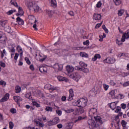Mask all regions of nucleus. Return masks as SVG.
I'll use <instances>...</instances> for the list:
<instances>
[{
    "label": "nucleus",
    "instance_id": "1",
    "mask_svg": "<svg viewBox=\"0 0 129 129\" xmlns=\"http://www.w3.org/2000/svg\"><path fill=\"white\" fill-rule=\"evenodd\" d=\"M88 123L92 128L98 127L102 123V120H101L100 116H94V120L93 119H89L88 120Z\"/></svg>",
    "mask_w": 129,
    "mask_h": 129
},
{
    "label": "nucleus",
    "instance_id": "2",
    "mask_svg": "<svg viewBox=\"0 0 129 129\" xmlns=\"http://www.w3.org/2000/svg\"><path fill=\"white\" fill-rule=\"evenodd\" d=\"M87 98H81L73 102V105L78 107H85L87 105Z\"/></svg>",
    "mask_w": 129,
    "mask_h": 129
},
{
    "label": "nucleus",
    "instance_id": "3",
    "mask_svg": "<svg viewBox=\"0 0 129 129\" xmlns=\"http://www.w3.org/2000/svg\"><path fill=\"white\" fill-rule=\"evenodd\" d=\"M26 6H27L28 10L32 11V12H35L36 13L41 11V8L39 7V6L34 2H29L26 4Z\"/></svg>",
    "mask_w": 129,
    "mask_h": 129
},
{
    "label": "nucleus",
    "instance_id": "4",
    "mask_svg": "<svg viewBox=\"0 0 129 129\" xmlns=\"http://www.w3.org/2000/svg\"><path fill=\"white\" fill-rule=\"evenodd\" d=\"M129 38V29L127 30L122 36L121 40H119L118 39H116V43L118 44V46H121L122 45V42L125 41V39Z\"/></svg>",
    "mask_w": 129,
    "mask_h": 129
},
{
    "label": "nucleus",
    "instance_id": "5",
    "mask_svg": "<svg viewBox=\"0 0 129 129\" xmlns=\"http://www.w3.org/2000/svg\"><path fill=\"white\" fill-rule=\"evenodd\" d=\"M28 18L29 21H34V24L33 25V28L35 31H37V24H38V21L36 20L35 17L33 15H29Z\"/></svg>",
    "mask_w": 129,
    "mask_h": 129
},
{
    "label": "nucleus",
    "instance_id": "6",
    "mask_svg": "<svg viewBox=\"0 0 129 129\" xmlns=\"http://www.w3.org/2000/svg\"><path fill=\"white\" fill-rule=\"evenodd\" d=\"M70 78L76 81H79V80L81 78V76L78 73H74L70 75Z\"/></svg>",
    "mask_w": 129,
    "mask_h": 129
},
{
    "label": "nucleus",
    "instance_id": "7",
    "mask_svg": "<svg viewBox=\"0 0 129 129\" xmlns=\"http://www.w3.org/2000/svg\"><path fill=\"white\" fill-rule=\"evenodd\" d=\"M44 88L45 89H48L50 91V92L54 91V90H57V87H54V86L51 85V84H47L44 86Z\"/></svg>",
    "mask_w": 129,
    "mask_h": 129
},
{
    "label": "nucleus",
    "instance_id": "8",
    "mask_svg": "<svg viewBox=\"0 0 129 129\" xmlns=\"http://www.w3.org/2000/svg\"><path fill=\"white\" fill-rule=\"evenodd\" d=\"M97 113V109L95 108H92L89 111V116H91V117L94 116V115H96Z\"/></svg>",
    "mask_w": 129,
    "mask_h": 129
},
{
    "label": "nucleus",
    "instance_id": "9",
    "mask_svg": "<svg viewBox=\"0 0 129 129\" xmlns=\"http://www.w3.org/2000/svg\"><path fill=\"white\" fill-rule=\"evenodd\" d=\"M104 63H107L108 64H113L115 62V58L114 57H107L103 60Z\"/></svg>",
    "mask_w": 129,
    "mask_h": 129
},
{
    "label": "nucleus",
    "instance_id": "10",
    "mask_svg": "<svg viewBox=\"0 0 129 129\" xmlns=\"http://www.w3.org/2000/svg\"><path fill=\"white\" fill-rule=\"evenodd\" d=\"M53 68L55 71H61L63 69V65L56 63L53 65Z\"/></svg>",
    "mask_w": 129,
    "mask_h": 129
},
{
    "label": "nucleus",
    "instance_id": "11",
    "mask_svg": "<svg viewBox=\"0 0 129 129\" xmlns=\"http://www.w3.org/2000/svg\"><path fill=\"white\" fill-rule=\"evenodd\" d=\"M118 92H119L118 89L112 90L110 92L109 94L111 98L113 99V98H115V95H116V94H117Z\"/></svg>",
    "mask_w": 129,
    "mask_h": 129
},
{
    "label": "nucleus",
    "instance_id": "12",
    "mask_svg": "<svg viewBox=\"0 0 129 129\" xmlns=\"http://www.w3.org/2000/svg\"><path fill=\"white\" fill-rule=\"evenodd\" d=\"M70 95L68 98V101H71V100H73V97H74V92L73 91V89H71L69 90Z\"/></svg>",
    "mask_w": 129,
    "mask_h": 129
},
{
    "label": "nucleus",
    "instance_id": "13",
    "mask_svg": "<svg viewBox=\"0 0 129 129\" xmlns=\"http://www.w3.org/2000/svg\"><path fill=\"white\" fill-rule=\"evenodd\" d=\"M10 99V94L7 93L1 99V102H5V101H8Z\"/></svg>",
    "mask_w": 129,
    "mask_h": 129
},
{
    "label": "nucleus",
    "instance_id": "14",
    "mask_svg": "<svg viewBox=\"0 0 129 129\" xmlns=\"http://www.w3.org/2000/svg\"><path fill=\"white\" fill-rule=\"evenodd\" d=\"M17 49L18 50V53H19L20 57H23V55L24 54V51H23V48L20 45H18L17 47Z\"/></svg>",
    "mask_w": 129,
    "mask_h": 129
},
{
    "label": "nucleus",
    "instance_id": "15",
    "mask_svg": "<svg viewBox=\"0 0 129 129\" xmlns=\"http://www.w3.org/2000/svg\"><path fill=\"white\" fill-rule=\"evenodd\" d=\"M35 92H36V93H35V92H33V94L35 96H38L39 97H40L41 98H42V97H44V95L42 93V92H41V91L36 90Z\"/></svg>",
    "mask_w": 129,
    "mask_h": 129
},
{
    "label": "nucleus",
    "instance_id": "16",
    "mask_svg": "<svg viewBox=\"0 0 129 129\" xmlns=\"http://www.w3.org/2000/svg\"><path fill=\"white\" fill-rule=\"evenodd\" d=\"M118 103V101L112 102L110 104V108L112 110H114L116 108V104Z\"/></svg>",
    "mask_w": 129,
    "mask_h": 129
},
{
    "label": "nucleus",
    "instance_id": "17",
    "mask_svg": "<svg viewBox=\"0 0 129 129\" xmlns=\"http://www.w3.org/2000/svg\"><path fill=\"white\" fill-rule=\"evenodd\" d=\"M67 71L69 74H70L74 71V68L71 66L68 65L67 66Z\"/></svg>",
    "mask_w": 129,
    "mask_h": 129
},
{
    "label": "nucleus",
    "instance_id": "18",
    "mask_svg": "<svg viewBox=\"0 0 129 129\" xmlns=\"http://www.w3.org/2000/svg\"><path fill=\"white\" fill-rule=\"evenodd\" d=\"M93 19L96 21H100L101 20V15L95 13L94 14Z\"/></svg>",
    "mask_w": 129,
    "mask_h": 129
},
{
    "label": "nucleus",
    "instance_id": "19",
    "mask_svg": "<svg viewBox=\"0 0 129 129\" xmlns=\"http://www.w3.org/2000/svg\"><path fill=\"white\" fill-rule=\"evenodd\" d=\"M57 80H58V81L60 82L64 81V82H67V81H68V79L67 78L61 76H57Z\"/></svg>",
    "mask_w": 129,
    "mask_h": 129
},
{
    "label": "nucleus",
    "instance_id": "20",
    "mask_svg": "<svg viewBox=\"0 0 129 129\" xmlns=\"http://www.w3.org/2000/svg\"><path fill=\"white\" fill-rule=\"evenodd\" d=\"M16 22L20 26H23V25H24V20H23V19H22V18H21L20 17L17 18Z\"/></svg>",
    "mask_w": 129,
    "mask_h": 129
},
{
    "label": "nucleus",
    "instance_id": "21",
    "mask_svg": "<svg viewBox=\"0 0 129 129\" xmlns=\"http://www.w3.org/2000/svg\"><path fill=\"white\" fill-rule=\"evenodd\" d=\"M46 58L47 55H44L43 54H40L39 61H40V62H43V61H45V60H46Z\"/></svg>",
    "mask_w": 129,
    "mask_h": 129
},
{
    "label": "nucleus",
    "instance_id": "22",
    "mask_svg": "<svg viewBox=\"0 0 129 129\" xmlns=\"http://www.w3.org/2000/svg\"><path fill=\"white\" fill-rule=\"evenodd\" d=\"M49 3H50L51 7H53L54 9L57 8V2L56 0H49Z\"/></svg>",
    "mask_w": 129,
    "mask_h": 129
},
{
    "label": "nucleus",
    "instance_id": "23",
    "mask_svg": "<svg viewBox=\"0 0 129 129\" xmlns=\"http://www.w3.org/2000/svg\"><path fill=\"white\" fill-rule=\"evenodd\" d=\"M34 122L36 125H37V126H40V127H43L44 125V123H41V122H40V121L37 119L34 120Z\"/></svg>",
    "mask_w": 129,
    "mask_h": 129
},
{
    "label": "nucleus",
    "instance_id": "24",
    "mask_svg": "<svg viewBox=\"0 0 129 129\" xmlns=\"http://www.w3.org/2000/svg\"><path fill=\"white\" fill-rule=\"evenodd\" d=\"M39 71L41 72V73H46L47 72V67L45 66H40L39 67Z\"/></svg>",
    "mask_w": 129,
    "mask_h": 129
},
{
    "label": "nucleus",
    "instance_id": "25",
    "mask_svg": "<svg viewBox=\"0 0 129 129\" xmlns=\"http://www.w3.org/2000/svg\"><path fill=\"white\" fill-rule=\"evenodd\" d=\"M15 55V56H14ZM11 58H14V60H15V63H17V60H18V58H19V54L18 53H11Z\"/></svg>",
    "mask_w": 129,
    "mask_h": 129
},
{
    "label": "nucleus",
    "instance_id": "26",
    "mask_svg": "<svg viewBox=\"0 0 129 129\" xmlns=\"http://www.w3.org/2000/svg\"><path fill=\"white\" fill-rule=\"evenodd\" d=\"M18 8V13L16 14V16H23L24 15V11H23V8L22 7Z\"/></svg>",
    "mask_w": 129,
    "mask_h": 129
},
{
    "label": "nucleus",
    "instance_id": "27",
    "mask_svg": "<svg viewBox=\"0 0 129 129\" xmlns=\"http://www.w3.org/2000/svg\"><path fill=\"white\" fill-rule=\"evenodd\" d=\"M1 58H3L5 56H7L8 55V53L7 52V51H6V49H3V51L1 50Z\"/></svg>",
    "mask_w": 129,
    "mask_h": 129
},
{
    "label": "nucleus",
    "instance_id": "28",
    "mask_svg": "<svg viewBox=\"0 0 129 129\" xmlns=\"http://www.w3.org/2000/svg\"><path fill=\"white\" fill-rule=\"evenodd\" d=\"M14 100H15V101H16V102H17V103H18L19 102H20V101H22V100H23L22 99V98H21V97L20 96H14L13 97Z\"/></svg>",
    "mask_w": 129,
    "mask_h": 129
},
{
    "label": "nucleus",
    "instance_id": "29",
    "mask_svg": "<svg viewBox=\"0 0 129 129\" xmlns=\"http://www.w3.org/2000/svg\"><path fill=\"white\" fill-rule=\"evenodd\" d=\"M101 58V56L99 54H95L94 56L92 58V61H96L97 59H100Z\"/></svg>",
    "mask_w": 129,
    "mask_h": 129
},
{
    "label": "nucleus",
    "instance_id": "30",
    "mask_svg": "<svg viewBox=\"0 0 129 129\" xmlns=\"http://www.w3.org/2000/svg\"><path fill=\"white\" fill-rule=\"evenodd\" d=\"M6 40H7V37L6 36V35H2L0 33V41H2V42H6Z\"/></svg>",
    "mask_w": 129,
    "mask_h": 129
},
{
    "label": "nucleus",
    "instance_id": "31",
    "mask_svg": "<svg viewBox=\"0 0 129 129\" xmlns=\"http://www.w3.org/2000/svg\"><path fill=\"white\" fill-rule=\"evenodd\" d=\"M10 4L16 8H19V5H18V3H17V1H16V0H11Z\"/></svg>",
    "mask_w": 129,
    "mask_h": 129
},
{
    "label": "nucleus",
    "instance_id": "32",
    "mask_svg": "<svg viewBox=\"0 0 129 129\" xmlns=\"http://www.w3.org/2000/svg\"><path fill=\"white\" fill-rule=\"evenodd\" d=\"M7 23H8V21L2 20L0 21V27H5L7 25Z\"/></svg>",
    "mask_w": 129,
    "mask_h": 129
},
{
    "label": "nucleus",
    "instance_id": "33",
    "mask_svg": "<svg viewBox=\"0 0 129 129\" xmlns=\"http://www.w3.org/2000/svg\"><path fill=\"white\" fill-rule=\"evenodd\" d=\"M80 56L84 58H88L89 57L88 54L85 52H80Z\"/></svg>",
    "mask_w": 129,
    "mask_h": 129
},
{
    "label": "nucleus",
    "instance_id": "34",
    "mask_svg": "<svg viewBox=\"0 0 129 129\" xmlns=\"http://www.w3.org/2000/svg\"><path fill=\"white\" fill-rule=\"evenodd\" d=\"M9 52L11 54H15L16 52V49H15V47H14L13 46L9 47Z\"/></svg>",
    "mask_w": 129,
    "mask_h": 129
},
{
    "label": "nucleus",
    "instance_id": "35",
    "mask_svg": "<svg viewBox=\"0 0 129 129\" xmlns=\"http://www.w3.org/2000/svg\"><path fill=\"white\" fill-rule=\"evenodd\" d=\"M16 10H11L7 12L6 14L8 16H11V15H13V14H14V13H16Z\"/></svg>",
    "mask_w": 129,
    "mask_h": 129
},
{
    "label": "nucleus",
    "instance_id": "36",
    "mask_svg": "<svg viewBox=\"0 0 129 129\" xmlns=\"http://www.w3.org/2000/svg\"><path fill=\"white\" fill-rule=\"evenodd\" d=\"M79 65L82 67V68H84V67H87V64L85 63L84 61H80Z\"/></svg>",
    "mask_w": 129,
    "mask_h": 129
},
{
    "label": "nucleus",
    "instance_id": "37",
    "mask_svg": "<svg viewBox=\"0 0 129 129\" xmlns=\"http://www.w3.org/2000/svg\"><path fill=\"white\" fill-rule=\"evenodd\" d=\"M121 124L123 127V129L126 128V127H125L126 126V124H127V122H126V121H125L124 120H122L121 121Z\"/></svg>",
    "mask_w": 129,
    "mask_h": 129
},
{
    "label": "nucleus",
    "instance_id": "38",
    "mask_svg": "<svg viewBox=\"0 0 129 129\" xmlns=\"http://www.w3.org/2000/svg\"><path fill=\"white\" fill-rule=\"evenodd\" d=\"M66 113H71V112H73L74 111V109H67L63 110Z\"/></svg>",
    "mask_w": 129,
    "mask_h": 129
},
{
    "label": "nucleus",
    "instance_id": "39",
    "mask_svg": "<svg viewBox=\"0 0 129 129\" xmlns=\"http://www.w3.org/2000/svg\"><path fill=\"white\" fill-rule=\"evenodd\" d=\"M113 2L115 6H119V5H121V1L120 0H113Z\"/></svg>",
    "mask_w": 129,
    "mask_h": 129
},
{
    "label": "nucleus",
    "instance_id": "40",
    "mask_svg": "<svg viewBox=\"0 0 129 129\" xmlns=\"http://www.w3.org/2000/svg\"><path fill=\"white\" fill-rule=\"evenodd\" d=\"M52 121H53L54 124H57V123L60 121V120L59 119L58 117H56L52 119Z\"/></svg>",
    "mask_w": 129,
    "mask_h": 129
},
{
    "label": "nucleus",
    "instance_id": "41",
    "mask_svg": "<svg viewBox=\"0 0 129 129\" xmlns=\"http://www.w3.org/2000/svg\"><path fill=\"white\" fill-rule=\"evenodd\" d=\"M45 12L50 18H52V16H53V12H52V11L46 10Z\"/></svg>",
    "mask_w": 129,
    "mask_h": 129
},
{
    "label": "nucleus",
    "instance_id": "42",
    "mask_svg": "<svg viewBox=\"0 0 129 129\" xmlns=\"http://www.w3.org/2000/svg\"><path fill=\"white\" fill-rule=\"evenodd\" d=\"M15 90L16 93H20L21 92V87L20 86H17L15 87Z\"/></svg>",
    "mask_w": 129,
    "mask_h": 129
},
{
    "label": "nucleus",
    "instance_id": "43",
    "mask_svg": "<svg viewBox=\"0 0 129 129\" xmlns=\"http://www.w3.org/2000/svg\"><path fill=\"white\" fill-rule=\"evenodd\" d=\"M121 109V108L120 107V106H117L114 109V112H115L116 113H118V112L120 111Z\"/></svg>",
    "mask_w": 129,
    "mask_h": 129
},
{
    "label": "nucleus",
    "instance_id": "44",
    "mask_svg": "<svg viewBox=\"0 0 129 129\" xmlns=\"http://www.w3.org/2000/svg\"><path fill=\"white\" fill-rule=\"evenodd\" d=\"M81 71L83 72L84 73L87 74L88 72H89V70L87 68H82V70Z\"/></svg>",
    "mask_w": 129,
    "mask_h": 129
},
{
    "label": "nucleus",
    "instance_id": "45",
    "mask_svg": "<svg viewBox=\"0 0 129 129\" xmlns=\"http://www.w3.org/2000/svg\"><path fill=\"white\" fill-rule=\"evenodd\" d=\"M26 98L30 99V100H32V94L31 93H27L26 94Z\"/></svg>",
    "mask_w": 129,
    "mask_h": 129
},
{
    "label": "nucleus",
    "instance_id": "46",
    "mask_svg": "<svg viewBox=\"0 0 129 129\" xmlns=\"http://www.w3.org/2000/svg\"><path fill=\"white\" fill-rule=\"evenodd\" d=\"M123 13H124V10L121 9L118 11V15L119 17H121L123 15Z\"/></svg>",
    "mask_w": 129,
    "mask_h": 129
},
{
    "label": "nucleus",
    "instance_id": "47",
    "mask_svg": "<svg viewBox=\"0 0 129 129\" xmlns=\"http://www.w3.org/2000/svg\"><path fill=\"white\" fill-rule=\"evenodd\" d=\"M45 110L46 111H50V112H52V111H53V108H52V107L47 106L45 108Z\"/></svg>",
    "mask_w": 129,
    "mask_h": 129
},
{
    "label": "nucleus",
    "instance_id": "48",
    "mask_svg": "<svg viewBox=\"0 0 129 129\" xmlns=\"http://www.w3.org/2000/svg\"><path fill=\"white\" fill-rule=\"evenodd\" d=\"M89 94L90 96H94V95H95V92H94V89L90 91Z\"/></svg>",
    "mask_w": 129,
    "mask_h": 129
},
{
    "label": "nucleus",
    "instance_id": "49",
    "mask_svg": "<svg viewBox=\"0 0 129 129\" xmlns=\"http://www.w3.org/2000/svg\"><path fill=\"white\" fill-rule=\"evenodd\" d=\"M0 85H2L3 87H6L7 83L5 81L1 80L0 81Z\"/></svg>",
    "mask_w": 129,
    "mask_h": 129
},
{
    "label": "nucleus",
    "instance_id": "50",
    "mask_svg": "<svg viewBox=\"0 0 129 129\" xmlns=\"http://www.w3.org/2000/svg\"><path fill=\"white\" fill-rule=\"evenodd\" d=\"M103 87L104 90H105V91H107V90H108V88H109V86H108V85H106V84H103Z\"/></svg>",
    "mask_w": 129,
    "mask_h": 129
},
{
    "label": "nucleus",
    "instance_id": "51",
    "mask_svg": "<svg viewBox=\"0 0 129 129\" xmlns=\"http://www.w3.org/2000/svg\"><path fill=\"white\" fill-rule=\"evenodd\" d=\"M73 127V124L72 123H69L68 125L67 126V129H72Z\"/></svg>",
    "mask_w": 129,
    "mask_h": 129
},
{
    "label": "nucleus",
    "instance_id": "52",
    "mask_svg": "<svg viewBox=\"0 0 129 129\" xmlns=\"http://www.w3.org/2000/svg\"><path fill=\"white\" fill-rule=\"evenodd\" d=\"M47 124L49 126L55 125V123H54V121H53V120L48 121L47 122Z\"/></svg>",
    "mask_w": 129,
    "mask_h": 129
},
{
    "label": "nucleus",
    "instance_id": "53",
    "mask_svg": "<svg viewBox=\"0 0 129 129\" xmlns=\"http://www.w3.org/2000/svg\"><path fill=\"white\" fill-rule=\"evenodd\" d=\"M32 105L36 106V107H40V104H38V103L35 101L32 102Z\"/></svg>",
    "mask_w": 129,
    "mask_h": 129
},
{
    "label": "nucleus",
    "instance_id": "54",
    "mask_svg": "<svg viewBox=\"0 0 129 129\" xmlns=\"http://www.w3.org/2000/svg\"><path fill=\"white\" fill-rule=\"evenodd\" d=\"M117 97L118 99H122V98H124V96L122 94H119Z\"/></svg>",
    "mask_w": 129,
    "mask_h": 129
},
{
    "label": "nucleus",
    "instance_id": "55",
    "mask_svg": "<svg viewBox=\"0 0 129 129\" xmlns=\"http://www.w3.org/2000/svg\"><path fill=\"white\" fill-rule=\"evenodd\" d=\"M14 122L10 121L9 122V127L10 129H13L14 128Z\"/></svg>",
    "mask_w": 129,
    "mask_h": 129
},
{
    "label": "nucleus",
    "instance_id": "56",
    "mask_svg": "<svg viewBox=\"0 0 129 129\" xmlns=\"http://www.w3.org/2000/svg\"><path fill=\"white\" fill-rule=\"evenodd\" d=\"M101 6H102V3H101V2L99 1L97 3V4L96 5V8H99L101 7Z\"/></svg>",
    "mask_w": 129,
    "mask_h": 129
},
{
    "label": "nucleus",
    "instance_id": "57",
    "mask_svg": "<svg viewBox=\"0 0 129 129\" xmlns=\"http://www.w3.org/2000/svg\"><path fill=\"white\" fill-rule=\"evenodd\" d=\"M23 59H22V57H20V58L19 60L18 66H23Z\"/></svg>",
    "mask_w": 129,
    "mask_h": 129
},
{
    "label": "nucleus",
    "instance_id": "58",
    "mask_svg": "<svg viewBox=\"0 0 129 129\" xmlns=\"http://www.w3.org/2000/svg\"><path fill=\"white\" fill-rule=\"evenodd\" d=\"M56 113L57 114H58V115H59V116H61V115H62V111H61V110H56Z\"/></svg>",
    "mask_w": 129,
    "mask_h": 129
},
{
    "label": "nucleus",
    "instance_id": "59",
    "mask_svg": "<svg viewBox=\"0 0 129 129\" xmlns=\"http://www.w3.org/2000/svg\"><path fill=\"white\" fill-rule=\"evenodd\" d=\"M0 66L3 68H5L6 67V63L3 62V61H0Z\"/></svg>",
    "mask_w": 129,
    "mask_h": 129
},
{
    "label": "nucleus",
    "instance_id": "60",
    "mask_svg": "<svg viewBox=\"0 0 129 129\" xmlns=\"http://www.w3.org/2000/svg\"><path fill=\"white\" fill-rule=\"evenodd\" d=\"M75 69L78 71H81L82 70V68H80V67L77 66L75 67Z\"/></svg>",
    "mask_w": 129,
    "mask_h": 129
},
{
    "label": "nucleus",
    "instance_id": "61",
    "mask_svg": "<svg viewBox=\"0 0 129 129\" xmlns=\"http://www.w3.org/2000/svg\"><path fill=\"white\" fill-rule=\"evenodd\" d=\"M25 60L26 63L28 64V65H30V64H31V61H30V59H29V58H28L27 57H25Z\"/></svg>",
    "mask_w": 129,
    "mask_h": 129
},
{
    "label": "nucleus",
    "instance_id": "62",
    "mask_svg": "<svg viewBox=\"0 0 129 129\" xmlns=\"http://www.w3.org/2000/svg\"><path fill=\"white\" fill-rule=\"evenodd\" d=\"M109 84H110V85H112V86H114V85H115L116 84H115V82L113 81V80H111L110 81Z\"/></svg>",
    "mask_w": 129,
    "mask_h": 129
},
{
    "label": "nucleus",
    "instance_id": "63",
    "mask_svg": "<svg viewBox=\"0 0 129 129\" xmlns=\"http://www.w3.org/2000/svg\"><path fill=\"white\" fill-rule=\"evenodd\" d=\"M121 107L122 109H125L126 108V104L124 103L121 104Z\"/></svg>",
    "mask_w": 129,
    "mask_h": 129
},
{
    "label": "nucleus",
    "instance_id": "64",
    "mask_svg": "<svg viewBox=\"0 0 129 129\" xmlns=\"http://www.w3.org/2000/svg\"><path fill=\"white\" fill-rule=\"evenodd\" d=\"M129 86V81L126 82L123 84V87H126Z\"/></svg>",
    "mask_w": 129,
    "mask_h": 129
}]
</instances>
